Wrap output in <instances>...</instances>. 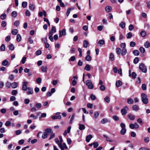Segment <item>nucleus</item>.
Returning <instances> with one entry per match:
<instances>
[{
	"label": "nucleus",
	"mask_w": 150,
	"mask_h": 150,
	"mask_svg": "<svg viewBox=\"0 0 150 150\" xmlns=\"http://www.w3.org/2000/svg\"><path fill=\"white\" fill-rule=\"evenodd\" d=\"M130 45L131 47H134L135 46L136 43L134 42L131 41L130 43Z\"/></svg>",
	"instance_id": "nucleus-60"
},
{
	"label": "nucleus",
	"mask_w": 150,
	"mask_h": 150,
	"mask_svg": "<svg viewBox=\"0 0 150 150\" xmlns=\"http://www.w3.org/2000/svg\"><path fill=\"white\" fill-rule=\"evenodd\" d=\"M18 33V30L16 29H13L11 31V33L13 35H16Z\"/></svg>",
	"instance_id": "nucleus-29"
},
{
	"label": "nucleus",
	"mask_w": 150,
	"mask_h": 150,
	"mask_svg": "<svg viewBox=\"0 0 150 150\" xmlns=\"http://www.w3.org/2000/svg\"><path fill=\"white\" fill-rule=\"evenodd\" d=\"M21 37L19 34H18L17 35L16 40L18 42H20L21 40Z\"/></svg>",
	"instance_id": "nucleus-31"
},
{
	"label": "nucleus",
	"mask_w": 150,
	"mask_h": 150,
	"mask_svg": "<svg viewBox=\"0 0 150 150\" xmlns=\"http://www.w3.org/2000/svg\"><path fill=\"white\" fill-rule=\"evenodd\" d=\"M85 60L87 61H90L92 60V57L90 55H87L85 57Z\"/></svg>",
	"instance_id": "nucleus-24"
},
{
	"label": "nucleus",
	"mask_w": 150,
	"mask_h": 150,
	"mask_svg": "<svg viewBox=\"0 0 150 150\" xmlns=\"http://www.w3.org/2000/svg\"><path fill=\"white\" fill-rule=\"evenodd\" d=\"M19 24V22L18 21H16L14 23V25L16 27L18 26Z\"/></svg>",
	"instance_id": "nucleus-58"
},
{
	"label": "nucleus",
	"mask_w": 150,
	"mask_h": 150,
	"mask_svg": "<svg viewBox=\"0 0 150 150\" xmlns=\"http://www.w3.org/2000/svg\"><path fill=\"white\" fill-rule=\"evenodd\" d=\"M26 93L27 95H31L33 93V88L30 87H28L27 89Z\"/></svg>",
	"instance_id": "nucleus-9"
},
{
	"label": "nucleus",
	"mask_w": 150,
	"mask_h": 150,
	"mask_svg": "<svg viewBox=\"0 0 150 150\" xmlns=\"http://www.w3.org/2000/svg\"><path fill=\"white\" fill-rule=\"evenodd\" d=\"M132 108L133 110L137 111L139 110V106L137 105H134L132 106Z\"/></svg>",
	"instance_id": "nucleus-15"
},
{
	"label": "nucleus",
	"mask_w": 150,
	"mask_h": 150,
	"mask_svg": "<svg viewBox=\"0 0 150 150\" xmlns=\"http://www.w3.org/2000/svg\"><path fill=\"white\" fill-rule=\"evenodd\" d=\"M103 137H105V138H106V140L107 141H108V142H112V141L110 140V139L109 138V137H108V136H107V135H103Z\"/></svg>",
	"instance_id": "nucleus-48"
},
{
	"label": "nucleus",
	"mask_w": 150,
	"mask_h": 150,
	"mask_svg": "<svg viewBox=\"0 0 150 150\" xmlns=\"http://www.w3.org/2000/svg\"><path fill=\"white\" fill-rule=\"evenodd\" d=\"M18 93L17 91L16 90H14L11 91V94L13 95L16 96Z\"/></svg>",
	"instance_id": "nucleus-43"
},
{
	"label": "nucleus",
	"mask_w": 150,
	"mask_h": 150,
	"mask_svg": "<svg viewBox=\"0 0 150 150\" xmlns=\"http://www.w3.org/2000/svg\"><path fill=\"white\" fill-rule=\"evenodd\" d=\"M29 8L30 10L33 11L35 9V6L33 4H30L29 5Z\"/></svg>",
	"instance_id": "nucleus-40"
},
{
	"label": "nucleus",
	"mask_w": 150,
	"mask_h": 150,
	"mask_svg": "<svg viewBox=\"0 0 150 150\" xmlns=\"http://www.w3.org/2000/svg\"><path fill=\"white\" fill-rule=\"evenodd\" d=\"M126 36L127 38H130L132 36V33L131 32L127 34Z\"/></svg>",
	"instance_id": "nucleus-45"
},
{
	"label": "nucleus",
	"mask_w": 150,
	"mask_h": 150,
	"mask_svg": "<svg viewBox=\"0 0 150 150\" xmlns=\"http://www.w3.org/2000/svg\"><path fill=\"white\" fill-rule=\"evenodd\" d=\"M84 69L86 71H89L91 69V67L88 64H86L84 68Z\"/></svg>",
	"instance_id": "nucleus-33"
},
{
	"label": "nucleus",
	"mask_w": 150,
	"mask_h": 150,
	"mask_svg": "<svg viewBox=\"0 0 150 150\" xmlns=\"http://www.w3.org/2000/svg\"><path fill=\"white\" fill-rule=\"evenodd\" d=\"M83 46L85 48H86L88 47V42L86 40H84L83 42Z\"/></svg>",
	"instance_id": "nucleus-30"
},
{
	"label": "nucleus",
	"mask_w": 150,
	"mask_h": 150,
	"mask_svg": "<svg viewBox=\"0 0 150 150\" xmlns=\"http://www.w3.org/2000/svg\"><path fill=\"white\" fill-rule=\"evenodd\" d=\"M142 97V101L144 104H147L148 103V99L147 95L144 93H143L141 94Z\"/></svg>",
	"instance_id": "nucleus-2"
},
{
	"label": "nucleus",
	"mask_w": 150,
	"mask_h": 150,
	"mask_svg": "<svg viewBox=\"0 0 150 150\" xmlns=\"http://www.w3.org/2000/svg\"><path fill=\"white\" fill-rule=\"evenodd\" d=\"M99 113L98 112H97V111L95 112L94 113V117H94L95 118H97L99 115Z\"/></svg>",
	"instance_id": "nucleus-38"
},
{
	"label": "nucleus",
	"mask_w": 150,
	"mask_h": 150,
	"mask_svg": "<svg viewBox=\"0 0 150 150\" xmlns=\"http://www.w3.org/2000/svg\"><path fill=\"white\" fill-rule=\"evenodd\" d=\"M93 147L94 148H97L99 146V144L97 142H93Z\"/></svg>",
	"instance_id": "nucleus-50"
},
{
	"label": "nucleus",
	"mask_w": 150,
	"mask_h": 150,
	"mask_svg": "<svg viewBox=\"0 0 150 150\" xmlns=\"http://www.w3.org/2000/svg\"><path fill=\"white\" fill-rule=\"evenodd\" d=\"M109 122V120L106 118H104L101 121V122L102 124H105V123H107Z\"/></svg>",
	"instance_id": "nucleus-16"
},
{
	"label": "nucleus",
	"mask_w": 150,
	"mask_h": 150,
	"mask_svg": "<svg viewBox=\"0 0 150 150\" xmlns=\"http://www.w3.org/2000/svg\"><path fill=\"white\" fill-rule=\"evenodd\" d=\"M22 5L23 8H25L27 6V3L26 1H23L22 3Z\"/></svg>",
	"instance_id": "nucleus-42"
},
{
	"label": "nucleus",
	"mask_w": 150,
	"mask_h": 150,
	"mask_svg": "<svg viewBox=\"0 0 150 150\" xmlns=\"http://www.w3.org/2000/svg\"><path fill=\"white\" fill-rule=\"evenodd\" d=\"M6 86L8 88H9L11 86V83L10 82H7L6 83Z\"/></svg>",
	"instance_id": "nucleus-55"
},
{
	"label": "nucleus",
	"mask_w": 150,
	"mask_h": 150,
	"mask_svg": "<svg viewBox=\"0 0 150 150\" xmlns=\"http://www.w3.org/2000/svg\"><path fill=\"white\" fill-rule=\"evenodd\" d=\"M142 89L144 91L146 90V86L145 84H143L142 86Z\"/></svg>",
	"instance_id": "nucleus-59"
},
{
	"label": "nucleus",
	"mask_w": 150,
	"mask_h": 150,
	"mask_svg": "<svg viewBox=\"0 0 150 150\" xmlns=\"http://www.w3.org/2000/svg\"><path fill=\"white\" fill-rule=\"evenodd\" d=\"M120 127L122 128L120 131V133L121 134L124 135L126 132V129H125V125L124 123H121L120 124Z\"/></svg>",
	"instance_id": "nucleus-3"
},
{
	"label": "nucleus",
	"mask_w": 150,
	"mask_h": 150,
	"mask_svg": "<svg viewBox=\"0 0 150 150\" xmlns=\"http://www.w3.org/2000/svg\"><path fill=\"white\" fill-rule=\"evenodd\" d=\"M5 45L4 44H2L0 47V49L1 50V51H4L5 50Z\"/></svg>",
	"instance_id": "nucleus-52"
},
{
	"label": "nucleus",
	"mask_w": 150,
	"mask_h": 150,
	"mask_svg": "<svg viewBox=\"0 0 150 150\" xmlns=\"http://www.w3.org/2000/svg\"><path fill=\"white\" fill-rule=\"evenodd\" d=\"M16 99V97L14 96H11L10 98V100L11 101H13Z\"/></svg>",
	"instance_id": "nucleus-62"
},
{
	"label": "nucleus",
	"mask_w": 150,
	"mask_h": 150,
	"mask_svg": "<svg viewBox=\"0 0 150 150\" xmlns=\"http://www.w3.org/2000/svg\"><path fill=\"white\" fill-rule=\"evenodd\" d=\"M97 43L100 46H101L102 45H104L105 43L104 40H103L102 39L99 40Z\"/></svg>",
	"instance_id": "nucleus-13"
},
{
	"label": "nucleus",
	"mask_w": 150,
	"mask_h": 150,
	"mask_svg": "<svg viewBox=\"0 0 150 150\" xmlns=\"http://www.w3.org/2000/svg\"><path fill=\"white\" fill-rule=\"evenodd\" d=\"M42 42L44 43H46L47 41V37L43 38L41 39Z\"/></svg>",
	"instance_id": "nucleus-53"
},
{
	"label": "nucleus",
	"mask_w": 150,
	"mask_h": 150,
	"mask_svg": "<svg viewBox=\"0 0 150 150\" xmlns=\"http://www.w3.org/2000/svg\"><path fill=\"white\" fill-rule=\"evenodd\" d=\"M139 61V59L138 57H136L134 60L133 62L135 64L137 63Z\"/></svg>",
	"instance_id": "nucleus-47"
},
{
	"label": "nucleus",
	"mask_w": 150,
	"mask_h": 150,
	"mask_svg": "<svg viewBox=\"0 0 150 150\" xmlns=\"http://www.w3.org/2000/svg\"><path fill=\"white\" fill-rule=\"evenodd\" d=\"M120 27L122 28H124L125 26V23L123 22H122L119 25Z\"/></svg>",
	"instance_id": "nucleus-57"
},
{
	"label": "nucleus",
	"mask_w": 150,
	"mask_h": 150,
	"mask_svg": "<svg viewBox=\"0 0 150 150\" xmlns=\"http://www.w3.org/2000/svg\"><path fill=\"white\" fill-rule=\"evenodd\" d=\"M58 146L61 150L67 149H68V147L65 143H61L59 144Z\"/></svg>",
	"instance_id": "nucleus-5"
},
{
	"label": "nucleus",
	"mask_w": 150,
	"mask_h": 150,
	"mask_svg": "<svg viewBox=\"0 0 150 150\" xmlns=\"http://www.w3.org/2000/svg\"><path fill=\"white\" fill-rule=\"evenodd\" d=\"M6 25V22L4 21H3L1 23V26L3 27H4Z\"/></svg>",
	"instance_id": "nucleus-64"
},
{
	"label": "nucleus",
	"mask_w": 150,
	"mask_h": 150,
	"mask_svg": "<svg viewBox=\"0 0 150 150\" xmlns=\"http://www.w3.org/2000/svg\"><path fill=\"white\" fill-rule=\"evenodd\" d=\"M100 89L102 91H104L105 90V87L104 85H101L100 87Z\"/></svg>",
	"instance_id": "nucleus-63"
},
{
	"label": "nucleus",
	"mask_w": 150,
	"mask_h": 150,
	"mask_svg": "<svg viewBox=\"0 0 150 150\" xmlns=\"http://www.w3.org/2000/svg\"><path fill=\"white\" fill-rule=\"evenodd\" d=\"M8 48L10 50H13L14 49V47L13 44H11L8 45Z\"/></svg>",
	"instance_id": "nucleus-34"
},
{
	"label": "nucleus",
	"mask_w": 150,
	"mask_h": 150,
	"mask_svg": "<svg viewBox=\"0 0 150 150\" xmlns=\"http://www.w3.org/2000/svg\"><path fill=\"white\" fill-rule=\"evenodd\" d=\"M112 10V7L110 6H107L105 8V11L108 12H110Z\"/></svg>",
	"instance_id": "nucleus-18"
},
{
	"label": "nucleus",
	"mask_w": 150,
	"mask_h": 150,
	"mask_svg": "<svg viewBox=\"0 0 150 150\" xmlns=\"http://www.w3.org/2000/svg\"><path fill=\"white\" fill-rule=\"evenodd\" d=\"M128 110V108L127 106H125L121 109V112L122 115H125L127 113V111Z\"/></svg>",
	"instance_id": "nucleus-7"
},
{
	"label": "nucleus",
	"mask_w": 150,
	"mask_h": 150,
	"mask_svg": "<svg viewBox=\"0 0 150 150\" xmlns=\"http://www.w3.org/2000/svg\"><path fill=\"white\" fill-rule=\"evenodd\" d=\"M128 117L131 120H134L135 119V116L132 114H129L128 115Z\"/></svg>",
	"instance_id": "nucleus-11"
},
{
	"label": "nucleus",
	"mask_w": 150,
	"mask_h": 150,
	"mask_svg": "<svg viewBox=\"0 0 150 150\" xmlns=\"http://www.w3.org/2000/svg\"><path fill=\"white\" fill-rule=\"evenodd\" d=\"M28 84V82L26 81H24L23 83L22 89L24 91H27L28 88L27 86Z\"/></svg>",
	"instance_id": "nucleus-8"
},
{
	"label": "nucleus",
	"mask_w": 150,
	"mask_h": 150,
	"mask_svg": "<svg viewBox=\"0 0 150 150\" xmlns=\"http://www.w3.org/2000/svg\"><path fill=\"white\" fill-rule=\"evenodd\" d=\"M140 35L142 37H144L146 36V33L145 31L143 30L140 32Z\"/></svg>",
	"instance_id": "nucleus-25"
},
{
	"label": "nucleus",
	"mask_w": 150,
	"mask_h": 150,
	"mask_svg": "<svg viewBox=\"0 0 150 150\" xmlns=\"http://www.w3.org/2000/svg\"><path fill=\"white\" fill-rule=\"evenodd\" d=\"M144 141L145 143H148L149 141V138L148 137H145L144 138Z\"/></svg>",
	"instance_id": "nucleus-54"
},
{
	"label": "nucleus",
	"mask_w": 150,
	"mask_h": 150,
	"mask_svg": "<svg viewBox=\"0 0 150 150\" xmlns=\"http://www.w3.org/2000/svg\"><path fill=\"white\" fill-rule=\"evenodd\" d=\"M6 17V15L5 13L2 14L1 16V18L2 20H4L5 19Z\"/></svg>",
	"instance_id": "nucleus-39"
},
{
	"label": "nucleus",
	"mask_w": 150,
	"mask_h": 150,
	"mask_svg": "<svg viewBox=\"0 0 150 150\" xmlns=\"http://www.w3.org/2000/svg\"><path fill=\"white\" fill-rule=\"evenodd\" d=\"M129 76H131L132 77L134 78H136V76H137V74L134 72H133L132 73V75H131L130 74V70H129Z\"/></svg>",
	"instance_id": "nucleus-23"
},
{
	"label": "nucleus",
	"mask_w": 150,
	"mask_h": 150,
	"mask_svg": "<svg viewBox=\"0 0 150 150\" xmlns=\"http://www.w3.org/2000/svg\"><path fill=\"white\" fill-rule=\"evenodd\" d=\"M42 54V51L40 50H38L35 52V54L37 56L40 55Z\"/></svg>",
	"instance_id": "nucleus-56"
},
{
	"label": "nucleus",
	"mask_w": 150,
	"mask_h": 150,
	"mask_svg": "<svg viewBox=\"0 0 150 150\" xmlns=\"http://www.w3.org/2000/svg\"><path fill=\"white\" fill-rule=\"evenodd\" d=\"M144 47L146 48L149 47L150 46V43L149 42H146L144 44Z\"/></svg>",
	"instance_id": "nucleus-27"
},
{
	"label": "nucleus",
	"mask_w": 150,
	"mask_h": 150,
	"mask_svg": "<svg viewBox=\"0 0 150 150\" xmlns=\"http://www.w3.org/2000/svg\"><path fill=\"white\" fill-rule=\"evenodd\" d=\"M52 133V129L50 128H47L45 129V132H44L42 135V138L45 139L47 138L48 134Z\"/></svg>",
	"instance_id": "nucleus-1"
},
{
	"label": "nucleus",
	"mask_w": 150,
	"mask_h": 150,
	"mask_svg": "<svg viewBox=\"0 0 150 150\" xmlns=\"http://www.w3.org/2000/svg\"><path fill=\"white\" fill-rule=\"evenodd\" d=\"M122 85V82L120 80H117L116 83V86L117 87H119Z\"/></svg>",
	"instance_id": "nucleus-14"
},
{
	"label": "nucleus",
	"mask_w": 150,
	"mask_h": 150,
	"mask_svg": "<svg viewBox=\"0 0 150 150\" xmlns=\"http://www.w3.org/2000/svg\"><path fill=\"white\" fill-rule=\"evenodd\" d=\"M133 54L135 56L138 55L139 54V52L138 50H134L133 52Z\"/></svg>",
	"instance_id": "nucleus-41"
},
{
	"label": "nucleus",
	"mask_w": 150,
	"mask_h": 150,
	"mask_svg": "<svg viewBox=\"0 0 150 150\" xmlns=\"http://www.w3.org/2000/svg\"><path fill=\"white\" fill-rule=\"evenodd\" d=\"M116 52L117 54H121L122 50L120 48H117L116 49Z\"/></svg>",
	"instance_id": "nucleus-28"
},
{
	"label": "nucleus",
	"mask_w": 150,
	"mask_h": 150,
	"mask_svg": "<svg viewBox=\"0 0 150 150\" xmlns=\"http://www.w3.org/2000/svg\"><path fill=\"white\" fill-rule=\"evenodd\" d=\"M127 52V50L125 49H123L122 50L121 54L122 55H125L126 54Z\"/></svg>",
	"instance_id": "nucleus-36"
},
{
	"label": "nucleus",
	"mask_w": 150,
	"mask_h": 150,
	"mask_svg": "<svg viewBox=\"0 0 150 150\" xmlns=\"http://www.w3.org/2000/svg\"><path fill=\"white\" fill-rule=\"evenodd\" d=\"M35 106L36 108H39L42 107V104L41 103H36Z\"/></svg>",
	"instance_id": "nucleus-46"
},
{
	"label": "nucleus",
	"mask_w": 150,
	"mask_h": 150,
	"mask_svg": "<svg viewBox=\"0 0 150 150\" xmlns=\"http://www.w3.org/2000/svg\"><path fill=\"white\" fill-rule=\"evenodd\" d=\"M139 50L140 52L142 53H144L145 52V49L142 47H140Z\"/></svg>",
	"instance_id": "nucleus-49"
},
{
	"label": "nucleus",
	"mask_w": 150,
	"mask_h": 150,
	"mask_svg": "<svg viewBox=\"0 0 150 150\" xmlns=\"http://www.w3.org/2000/svg\"><path fill=\"white\" fill-rule=\"evenodd\" d=\"M11 86L13 88H16L18 86L17 83L16 82H15L11 83Z\"/></svg>",
	"instance_id": "nucleus-17"
},
{
	"label": "nucleus",
	"mask_w": 150,
	"mask_h": 150,
	"mask_svg": "<svg viewBox=\"0 0 150 150\" xmlns=\"http://www.w3.org/2000/svg\"><path fill=\"white\" fill-rule=\"evenodd\" d=\"M79 129L81 130H82L85 129V127L84 125L83 124H79Z\"/></svg>",
	"instance_id": "nucleus-21"
},
{
	"label": "nucleus",
	"mask_w": 150,
	"mask_h": 150,
	"mask_svg": "<svg viewBox=\"0 0 150 150\" xmlns=\"http://www.w3.org/2000/svg\"><path fill=\"white\" fill-rule=\"evenodd\" d=\"M86 84L88 86V88L90 89H92L93 88V86L91 81L89 80H87L86 82Z\"/></svg>",
	"instance_id": "nucleus-6"
},
{
	"label": "nucleus",
	"mask_w": 150,
	"mask_h": 150,
	"mask_svg": "<svg viewBox=\"0 0 150 150\" xmlns=\"http://www.w3.org/2000/svg\"><path fill=\"white\" fill-rule=\"evenodd\" d=\"M93 136L92 135L89 134L86 137V141L87 142H89L91 139L92 138Z\"/></svg>",
	"instance_id": "nucleus-12"
},
{
	"label": "nucleus",
	"mask_w": 150,
	"mask_h": 150,
	"mask_svg": "<svg viewBox=\"0 0 150 150\" xmlns=\"http://www.w3.org/2000/svg\"><path fill=\"white\" fill-rule=\"evenodd\" d=\"M25 14L26 16H29L30 15V12L29 10H27L25 11Z\"/></svg>",
	"instance_id": "nucleus-61"
},
{
	"label": "nucleus",
	"mask_w": 150,
	"mask_h": 150,
	"mask_svg": "<svg viewBox=\"0 0 150 150\" xmlns=\"http://www.w3.org/2000/svg\"><path fill=\"white\" fill-rule=\"evenodd\" d=\"M139 67V69L143 72L145 73L146 72L147 69L146 67L143 63H141L140 64Z\"/></svg>",
	"instance_id": "nucleus-4"
},
{
	"label": "nucleus",
	"mask_w": 150,
	"mask_h": 150,
	"mask_svg": "<svg viewBox=\"0 0 150 150\" xmlns=\"http://www.w3.org/2000/svg\"><path fill=\"white\" fill-rule=\"evenodd\" d=\"M66 29H63L62 30H60L59 31V37H61L62 36L65 35L66 34Z\"/></svg>",
	"instance_id": "nucleus-10"
},
{
	"label": "nucleus",
	"mask_w": 150,
	"mask_h": 150,
	"mask_svg": "<svg viewBox=\"0 0 150 150\" xmlns=\"http://www.w3.org/2000/svg\"><path fill=\"white\" fill-rule=\"evenodd\" d=\"M104 99L105 101L107 103H109L110 102V99L108 96H106Z\"/></svg>",
	"instance_id": "nucleus-51"
},
{
	"label": "nucleus",
	"mask_w": 150,
	"mask_h": 150,
	"mask_svg": "<svg viewBox=\"0 0 150 150\" xmlns=\"http://www.w3.org/2000/svg\"><path fill=\"white\" fill-rule=\"evenodd\" d=\"M50 31L53 33H56V30L55 27L54 26H52V28H51V30Z\"/></svg>",
	"instance_id": "nucleus-44"
},
{
	"label": "nucleus",
	"mask_w": 150,
	"mask_h": 150,
	"mask_svg": "<svg viewBox=\"0 0 150 150\" xmlns=\"http://www.w3.org/2000/svg\"><path fill=\"white\" fill-rule=\"evenodd\" d=\"M109 58L112 61H114V56L112 53H111L110 55Z\"/></svg>",
	"instance_id": "nucleus-35"
},
{
	"label": "nucleus",
	"mask_w": 150,
	"mask_h": 150,
	"mask_svg": "<svg viewBox=\"0 0 150 150\" xmlns=\"http://www.w3.org/2000/svg\"><path fill=\"white\" fill-rule=\"evenodd\" d=\"M61 115H59V116H53L51 117V118L53 120L58 119H60L61 118Z\"/></svg>",
	"instance_id": "nucleus-19"
},
{
	"label": "nucleus",
	"mask_w": 150,
	"mask_h": 150,
	"mask_svg": "<svg viewBox=\"0 0 150 150\" xmlns=\"http://www.w3.org/2000/svg\"><path fill=\"white\" fill-rule=\"evenodd\" d=\"M11 15L12 17L15 18L17 16V13L16 11H13L12 12Z\"/></svg>",
	"instance_id": "nucleus-32"
},
{
	"label": "nucleus",
	"mask_w": 150,
	"mask_h": 150,
	"mask_svg": "<svg viewBox=\"0 0 150 150\" xmlns=\"http://www.w3.org/2000/svg\"><path fill=\"white\" fill-rule=\"evenodd\" d=\"M134 102V101L131 98H129L127 100V103L129 104H132Z\"/></svg>",
	"instance_id": "nucleus-26"
},
{
	"label": "nucleus",
	"mask_w": 150,
	"mask_h": 150,
	"mask_svg": "<svg viewBox=\"0 0 150 150\" xmlns=\"http://www.w3.org/2000/svg\"><path fill=\"white\" fill-rule=\"evenodd\" d=\"M47 67L42 66L41 68V70L43 72H46L47 71Z\"/></svg>",
	"instance_id": "nucleus-37"
},
{
	"label": "nucleus",
	"mask_w": 150,
	"mask_h": 150,
	"mask_svg": "<svg viewBox=\"0 0 150 150\" xmlns=\"http://www.w3.org/2000/svg\"><path fill=\"white\" fill-rule=\"evenodd\" d=\"M75 114L74 113L71 116V117L70 119V121L69 122V124H72L73 122V121L74 120L75 117Z\"/></svg>",
	"instance_id": "nucleus-20"
},
{
	"label": "nucleus",
	"mask_w": 150,
	"mask_h": 150,
	"mask_svg": "<svg viewBox=\"0 0 150 150\" xmlns=\"http://www.w3.org/2000/svg\"><path fill=\"white\" fill-rule=\"evenodd\" d=\"M2 64L4 66H6L7 65H8L9 64L8 61L6 60H3L2 62Z\"/></svg>",
	"instance_id": "nucleus-22"
}]
</instances>
